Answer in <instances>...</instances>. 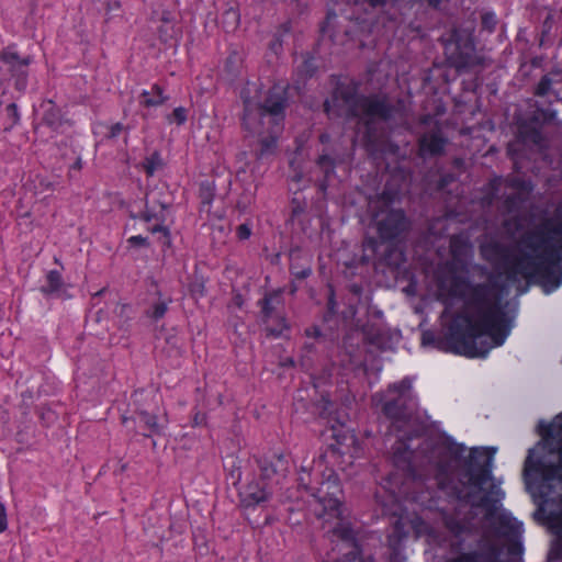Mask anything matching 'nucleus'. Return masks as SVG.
Wrapping results in <instances>:
<instances>
[{"label": "nucleus", "instance_id": "1", "mask_svg": "<svg viewBox=\"0 0 562 562\" xmlns=\"http://www.w3.org/2000/svg\"><path fill=\"white\" fill-rule=\"evenodd\" d=\"M438 270L436 280L440 294L462 301V308L451 318L443 337L423 336L424 344L470 359L485 358L492 348L505 344L514 319L502 304L497 285L490 277L486 282H472L468 277Z\"/></svg>", "mask_w": 562, "mask_h": 562}, {"label": "nucleus", "instance_id": "2", "mask_svg": "<svg viewBox=\"0 0 562 562\" xmlns=\"http://www.w3.org/2000/svg\"><path fill=\"white\" fill-rule=\"evenodd\" d=\"M479 252L508 280L520 277L546 293L554 292L562 285V217L527 229L515 248L491 238L480 243Z\"/></svg>", "mask_w": 562, "mask_h": 562}, {"label": "nucleus", "instance_id": "3", "mask_svg": "<svg viewBox=\"0 0 562 562\" xmlns=\"http://www.w3.org/2000/svg\"><path fill=\"white\" fill-rule=\"evenodd\" d=\"M299 492L301 498H306L310 510L325 522L333 520V526L327 530L328 539L334 543L340 557L339 562H364L362 558V544L360 529L352 518L344 515V492L338 475L330 470L323 474L313 485V469L301 465L297 473Z\"/></svg>", "mask_w": 562, "mask_h": 562}, {"label": "nucleus", "instance_id": "4", "mask_svg": "<svg viewBox=\"0 0 562 562\" xmlns=\"http://www.w3.org/2000/svg\"><path fill=\"white\" fill-rule=\"evenodd\" d=\"M289 85L273 83L261 98L262 85L247 81L240 89L243 104L241 126L259 139V156L272 154L283 131L286 110L290 105Z\"/></svg>", "mask_w": 562, "mask_h": 562}, {"label": "nucleus", "instance_id": "5", "mask_svg": "<svg viewBox=\"0 0 562 562\" xmlns=\"http://www.w3.org/2000/svg\"><path fill=\"white\" fill-rule=\"evenodd\" d=\"M372 405L394 428L402 430L416 417L419 409V398L413 387L412 378L404 376L390 383L385 390L374 393Z\"/></svg>", "mask_w": 562, "mask_h": 562}, {"label": "nucleus", "instance_id": "6", "mask_svg": "<svg viewBox=\"0 0 562 562\" xmlns=\"http://www.w3.org/2000/svg\"><path fill=\"white\" fill-rule=\"evenodd\" d=\"M340 98L349 106L351 116L362 115L367 119L364 137L368 140L372 136V122H390L397 117H403L406 113V105L403 99L391 102L385 93L359 94L356 83L341 89Z\"/></svg>", "mask_w": 562, "mask_h": 562}, {"label": "nucleus", "instance_id": "7", "mask_svg": "<svg viewBox=\"0 0 562 562\" xmlns=\"http://www.w3.org/2000/svg\"><path fill=\"white\" fill-rule=\"evenodd\" d=\"M260 479H254L239 491L240 505L244 509H255L267 503L272 496L268 482L280 484L290 472L291 460L288 454L272 453L257 460Z\"/></svg>", "mask_w": 562, "mask_h": 562}, {"label": "nucleus", "instance_id": "8", "mask_svg": "<svg viewBox=\"0 0 562 562\" xmlns=\"http://www.w3.org/2000/svg\"><path fill=\"white\" fill-rule=\"evenodd\" d=\"M465 450L467 448L463 443L456 442L451 437H446L432 446L437 486L450 498L460 503H469L473 494L465 492V483L461 481L457 483L452 479L451 460H461Z\"/></svg>", "mask_w": 562, "mask_h": 562}, {"label": "nucleus", "instance_id": "9", "mask_svg": "<svg viewBox=\"0 0 562 562\" xmlns=\"http://www.w3.org/2000/svg\"><path fill=\"white\" fill-rule=\"evenodd\" d=\"M376 234L374 237H367L362 241L361 263H369L375 258L380 243L396 244L409 231L411 222L402 209H389L374 215Z\"/></svg>", "mask_w": 562, "mask_h": 562}, {"label": "nucleus", "instance_id": "10", "mask_svg": "<svg viewBox=\"0 0 562 562\" xmlns=\"http://www.w3.org/2000/svg\"><path fill=\"white\" fill-rule=\"evenodd\" d=\"M169 207L167 193L162 189L154 188L146 192L144 207L138 212L130 211V217L146 224L148 233L161 234L169 241L170 228L166 224Z\"/></svg>", "mask_w": 562, "mask_h": 562}, {"label": "nucleus", "instance_id": "11", "mask_svg": "<svg viewBox=\"0 0 562 562\" xmlns=\"http://www.w3.org/2000/svg\"><path fill=\"white\" fill-rule=\"evenodd\" d=\"M495 449L490 447L472 448L469 457L463 460L467 484L482 491L483 486L493 479V461Z\"/></svg>", "mask_w": 562, "mask_h": 562}, {"label": "nucleus", "instance_id": "12", "mask_svg": "<svg viewBox=\"0 0 562 562\" xmlns=\"http://www.w3.org/2000/svg\"><path fill=\"white\" fill-rule=\"evenodd\" d=\"M281 303L280 290L266 293L258 302L261 308V321L266 326L267 335L273 338L280 337L283 331L289 328L284 315L278 311V306Z\"/></svg>", "mask_w": 562, "mask_h": 562}, {"label": "nucleus", "instance_id": "13", "mask_svg": "<svg viewBox=\"0 0 562 562\" xmlns=\"http://www.w3.org/2000/svg\"><path fill=\"white\" fill-rule=\"evenodd\" d=\"M451 260L441 267L447 272L467 271V262L471 252V244L462 236L453 235L450 238Z\"/></svg>", "mask_w": 562, "mask_h": 562}, {"label": "nucleus", "instance_id": "14", "mask_svg": "<svg viewBox=\"0 0 562 562\" xmlns=\"http://www.w3.org/2000/svg\"><path fill=\"white\" fill-rule=\"evenodd\" d=\"M447 144L440 130L424 133L417 140L418 155L422 158L442 156Z\"/></svg>", "mask_w": 562, "mask_h": 562}, {"label": "nucleus", "instance_id": "15", "mask_svg": "<svg viewBox=\"0 0 562 562\" xmlns=\"http://www.w3.org/2000/svg\"><path fill=\"white\" fill-rule=\"evenodd\" d=\"M495 530L496 535L505 538H520L522 531V524L513 518L508 513H501L494 519L488 520Z\"/></svg>", "mask_w": 562, "mask_h": 562}, {"label": "nucleus", "instance_id": "16", "mask_svg": "<svg viewBox=\"0 0 562 562\" xmlns=\"http://www.w3.org/2000/svg\"><path fill=\"white\" fill-rule=\"evenodd\" d=\"M158 37L161 43L169 46H177L182 37V29L179 23L170 15L169 12H164L160 18V25L158 26Z\"/></svg>", "mask_w": 562, "mask_h": 562}, {"label": "nucleus", "instance_id": "17", "mask_svg": "<svg viewBox=\"0 0 562 562\" xmlns=\"http://www.w3.org/2000/svg\"><path fill=\"white\" fill-rule=\"evenodd\" d=\"M452 64L458 69H468L479 64L475 55V46L472 41H468L463 46L457 44L456 52L450 57Z\"/></svg>", "mask_w": 562, "mask_h": 562}, {"label": "nucleus", "instance_id": "18", "mask_svg": "<svg viewBox=\"0 0 562 562\" xmlns=\"http://www.w3.org/2000/svg\"><path fill=\"white\" fill-rule=\"evenodd\" d=\"M168 100L169 95L166 94L165 88L157 82L153 83L148 90L143 89L137 97L138 105L144 109L164 105Z\"/></svg>", "mask_w": 562, "mask_h": 562}, {"label": "nucleus", "instance_id": "19", "mask_svg": "<svg viewBox=\"0 0 562 562\" xmlns=\"http://www.w3.org/2000/svg\"><path fill=\"white\" fill-rule=\"evenodd\" d=\"M171 303V296L162 294L160 290H156L153 300L149 301L144 311V315L151 322H159L165 317Z\"/></svg>", "mask_w": 562, "mask_h": 562}, {"label": "nucleus", "instance_id": "20", "mask_svg": "<svg viewBox=\"0 0 562 562\" xmlns=\"http://www.w3.org/2000/svg\"><path fill=\"white\" fill-rule=\"evenodd\" d=\"M133 419L144 437L160 435L164 430V425L158 422V416L147 411H137Z\"/></svg>", "mask_w": 562, "mask_h": 562}, {"label": "nucleus", "instance_id": "21", "mask_svg": "<svg viewBox=\"0 0 562 562\" xmlns=\"http://www.w3.org/2000/svg\"><path fill=\"white\" fill-rule=\"evenodd\" d=\"M316 166L323 173V179L318 181V190L325 194L336 173V159L324 149L316 160Z\"/></svg>", "mask_w": 562, "mask_h": 562}, {"label": "nucleus", "instance_id": "22", "mask_svg": "<svg viewBox=\"0 0 562 562\" xmlns=\"http://www.w3.org/2000/svg\"><path fill=\"white\" fill-rule=\"evenodd\" d=\"M538 115H531L528 121L521 122L518 126V135L522 140L540 145L543 142V134L538 126Z\"/></svg>", "mask_w": 562, "mask_h": 562}, {"label": "nucleus", "instance_id": "23", "mask_svg": "<svg viewBox=\"0 0 562 562\" xmlns=\"http://www.w3.org/2000/svg\"><path fill=\"white\" fill-rule=\"evenodd\" d=\"M442 522L445 528L454 537L461 538L470 531L468 521L461 519L452 514H445L442 516Z\"/></svg>", "mask_w": 562, "mask_h": 562}, {"label": "nucleus", "instance_id": "24", "mask_svg": "<svg viewBox=\"0 0 562 562\" xmlns=\"http://www.w3.org/2000/svg\"><path fill=\"white\" fill-rule=\"evenodd\" d=\"M214 198V183L209 180L202 181L199 186L200 213L210 214Z\"/></svg>", "mask_w": 562, "mask_h": 562}, {"label": "nucleus", "instance_id": "25", "mask_svg": "<svg viewBox=\"0 0 562 562\" xmlns=\"http://www.w3.org/2000/svg\"><path fill=\"white\" fill-rule=\"evenodd\" d=\"M64 288L61 273L58 270H49L46 273L45 284L41 286L40 291L44 295H59Z\"/></svg>", "mask_w": 562, "mask_h": 562}, {"label": "nucleus", "instance_id": "26", "mask_svg": "<svg viewBox=\"0 0 562 562\" xmlns=\"http://www.w3.org/2000/svg\"><path fill=\"white\" fill-rule=\"evenodd\" d=\"M502 549L497 546H492L487 552L482 554L469 553L464 555L467 562H505L502 558Z\"/></svg>", "mask_w": 562, "mask_h": 562}, {"label": "nucleus", "instance_id": "27", "mask_svg": "<svg viewBox=\"0 0 562 562\" xmlns=\"http://www.w3.org/2000/svg\"><path fill=\"white\" fill-rule=\"evenodd\" d=\"M317 70L316 58L312 53L303 55V61L297 67V75L303 79L312 78Z\"/></svg>", "mask_w": 562, "mask_h": 562}, {"label": "nucleus", "instance_id": "28", "mask_svg": "<svg viewBox=\"0 0 562 562\" xmlns=\"http://www.w3.org/2000/svg\"><path fill=\"white\" fill-rule=\"evenodd\" d=\"M164 161L159 151L155 150L149 156L145 157L142 162V168L147 177H153L157 170L162 168Z\"/></svg>", "mask_w": 562, "mask_h": 562}, {"label": "nucleus", "instance_id": "29", "mask_svg": "<svg viewBox=\"0 0 562 562\" xmlns=\"http://www.w3.org/2000/svg\"><path fill=\"white\" fill-rule=\"evenodd\" d=\"M387 547L390 550V562H405L404 540L395 539V537H387Z\"/></svg>", "mask_w": 562, "mask_h": 562}, {"label": "nucleus", "instance_id": "30", "mask_svg": "<svg viewBox=\"0 0 562 562\" xmlns=\"http://www.w3.org/2000/svg\"><path fill=\"white\" fill-rule=\"evenodd\" d=\"M492 494L493 492L483 495L480 499V503L477 504V506L482 507L485 510V518L487 520H492L494 519V517L498 515L497 504L499 503V499L494 498Z\"/></svg>", "mask_w": 562, "mask_h": 562}, {"label": "nucleus", "instance_id": "31", "mask_svg": "<svg viewBox=\"0 0 562 562\" xmlns=\"http://www.w3.org/2000/svg\"><path fill=\"white\" fill-rule=\"evenodd\" d=\"M130 130V126L124 125L121 122L112 123L106 126V133L104 134V137L106 139H116L124 135V144L127 145Z\"/></svg>", "mask_w": 562, "mask_h": 562}, {"label": "nucleus", "instance_id": "32", "mask_svg": "<svg viewBox=\"0 0 562 562\" xmlns=\"http://www.w3.org/2000/svg\"><path fill=\"white\" fill-rule=\"evenodd\" d=\"M241 58L237 52L231 53L225 59L224 70L227 75L236 78L240 72Z\"/></svg>", "mask_w": 562, "mask_h": 562}, {"label": "nucleus", "instance_id": "33", "mask_svg": "<svg viewBox=\"0 0 562 562\" xmlns=\"http://www.w3.org/2000/svg\"><path fill=\"white\" fill-rule=\"evenodd\" d=\"M166 121L170 125H183L188 121V109L184 106L175 108L171 113L166 115Z\"/></svg>", "mask_w": 562, "mask_h": 562}, {"label": "nucleus", "instance_id": "34", "mask_svg": "<svg viewBox=\"0 0 562 562\" xmlns=\"http://www.w3.org/2000/svg\"><path fill=\"white\" fill-rule=\"evenodd\" d=\"M497 25V16L494 11H486L481 15V29L488 33H493Z\"/></svg>", "mask_w": 562, "mask_h": 562}, {"label": "nucleus", "instance_id": "35", "mask_svg": "<svg viewBox=\"0 0 562 562\" xmlns=\"http://www.w3.org/2000/svg\"><path fill=\"white\" fill-rule=\"evenodd\" d=\"M562 434V413L558 414L552 423L542 427V435L553 437Z\"/></svg>", "mask_w": 562, "mask_h": 562}, {"label": "nucleus", "instance_id": "36", "mask_svg": "<svg viewBox=\"0 0 562 562\" xmlns=\"http://www.w3.org/2000/svg\"><path fill=\"white\" fill-rule=\"evenodd\" d=\"M49 105L50 108L45 112L43 120L48 126L57 128L60 125V113L53 102H49Z\"/></svg>", "mask_w": 562, "mask_h": 562}, {"label": "nucleus", "instance_id": "37", "mask_svg": "<svg viewBox=\"0 0 562 562\" xmlns=\"http://www.w3.org/2000/svg\"><path fill=\"white\" fill-rule=\"evenodd\" d=\"M551 87H552V79L550 78L549 75H544L541 77V79L537 83V86L533 90V94L536 97H540V98L546 97L550 92Z\"/></svg>", "mask_w": 562, "mask_h": 562}, {"label": "nucleus", "instance_id": "38", "mask_svg": "<svg viewBox=\"0 0 562 562\" xmlns=\"http://www.w3.org/2000/svg\"><path fill=\"white\" fill-rule=\"evenodd\" d=\"M507 554L513 558H521L524 553V546L519 538H512L507 540L506 543Z\"/></svg>", "mask_w": 562, "mask_h": 562}, {"label": "nucleus", "instance_id": "39", "mask_svg": "<svg viewBox=\"0 0 562 562\" xmlns=\"http://www.w3.org/2000/svg\"><path fill=\"white\" fill-rule=\"evenodd\" d=\"M240 15L237 9L228 8L223 13V22L235 30L239 24Z\"/></svg>", "mask_w": 562, "mask_h": 562}, {"label": "nucleus", "instance_id": "40", "mask_svg": "<svg viewBox=\"0 0 562 562\" xmlns=\"http://www.w3.org/2000/svg\"><path fill=\"white\" fill-rule=\"evenodd\" d=\"M189 291L194 297H203L205 295V282L201 280H194L189 285Z\"/></svg>", "mask_w": 562, "mask_h": 562}, {"label": "nucleus", "instance_id": "41", "mask_svg": "<svg viewBox=\"0 0 562 562\" xmlns=\"http://www.w3.org/2000/svg\"><path fill=\"white\" fill-rule=\"evenodd\" d=\"M533 115H538L539 122L542 121L543 123H550L555 119L557 112L550 109L537 108Z\"/></svg>", "mask_w": 562, "mask_h": 562}, {"label": "nucleus", "instance_id": "42", "mask_svg": "<svg viewBox=\"0 0 562 562\" xmlns=\"http://www.w3.org/2000/svg\"><path fill=\"white\" fill-rule=\"evenodd\" d=\"M408 536L405 525L398 519L394 522L392 532L387 537H395V539L405 540Z\"/></svg>", "mask_w": 562, "mask_h": 562}, {"label": "nucleus", "instance_id": "43", "mask_svg": "<svg viewBox=\"0 0 562 562\" xmlns=\"http://www.w3.org/2000/svg\"><path fill=\"white\" fill-rule=\"evenodd\" d=\"M456 181V176L452 172L442 173L436 184L438 191H443L447 187Z\"/></svg>", "mask_w": 562, "mask_h": 562}, {"label": "nucleus", "instance_id": "44", "mask_svg": "<svg viewBox=\"0 0 562 562\" xmlns=\"http://www.w3.org/2000/svg\"><path fill=\"white\" fill-rule=\"evenodd\" d=\"M127 245L132 248L149 247V239L142 235H134L127 238Z\"/></svg>", "mask_w": 562, "mask_h": 562}, {"label": "nucleus", "instance_id": "45", "mask_svg": "<svg viewBox=\"0 0 562 562\" xmlns=\"http://www.w3.org/2000/svg\"><path fill=\"white\" fill-rule=\"evenodd\" d=\"M236 236L239 240H247L251 236V226L248 223H243L236 228Z\"/></svg>", "mask_w": 562, "mask_h": 562}, {"label": "nucleus", "instance_id": "46", "mask_svg": "<svg viewBox=\"0 0 562 562\" xmlns=\"http://www.w3.org/2000/svg\"><path fill=\"white\" fill-rule=\"evenodd\" d=\"M8 528V516L4 504L0 501V533L4 532Z\"/></svg>", "mask_w": 562, "mask_h": 562}, {"label": "nucleus", "instance_id": "47", "mask_svg": "<svg viewBox=\"0 0 562 562\" xmlns=\"http://www.w3.org/2000/svg\"><path fill=\"white\" fill-rule=\"evenodd\" d=\"M291 273L299 280H304L308 278L312 273V269L310 267L303 268L300 270H294V268H291Z\"/></svg>", "mask_w": 562, "mask_h": 562}, {"label": "nucleus", "instance_id": "48", "mask_svg": "<svg viewBox=\"0 0 562 562\" xmlns=\"http://www.w3.org/2000/svg\"><path fill=\"white\" fill-rule=\"evenodd\" d=\"M292 31V24L290 21L282 23L276 31V34L283 38L285 35L290 34Z\"/></svg>", "mask_w": 562, "mask_h": 562}, {"label": "nucleus", "instance_id": "49", "mask_svg": "<svg viewBox=\"0 0 562 562\" xmlns=\"http://www.w3.org/2000/svg\"><path fill=\"white\" fill-rule=\"evenodd\" d=\"M228 476L232 480L233 484L238 483L240 481V479H241L240 469H239V467H236V461L235 460L233 461V469L231 470Z\"/></svg>", "mask_w": 562, "mask_h": 562}, {"label": "nucleus", "instance_id": "50", "mask_svg": "<svg viewBox=\"0 0 562 562\" xmlns=\"http://www.w3.org/2000/svg\"><path fill=\"white\" fill-rule=\"evenodd\" d=\"M206 422V415L202 412H195L193 417H192V426L193 427H199V426H202L204 425Z\"/></svg>", "mask_w": 562, "mask_h": 562}, {"label": "nucleus", "instance_id": "51", "mask_svg": "<svg viewBox=\"0 0 562 562\" xmlns=\"http://www.w3.org/2000/svg\"><path fill=\"white\" fill-rule=\"evenodd\" d=\"M282 42H283V38H281L279 35H277V34L274 33L273 40L271 41V43H270V45H269V48H270L273 53L278 54V53H279V50H281V48H282Z\"/></svg>", "mask_w": 562, "mask_h": 562}, {"label": "nucleus", "instance_id": "52", "mask_svg": "<svg viewBox=\"0 0 562 562\" xmlns=\"http://www.w3.org/2000/svg\"><path fill=\"white\" fill-rule=\"evenodd\" d=\"M335 308H336L335 293H334V290L330 289V294H329V297H328V301H327L328 313L334 314L335 313Z\"/></svg>", "mask_w": 562, "mask_h": 562}, {"label": "nucleus", "instance_id": "53", "mask_svg": "<svg viewBox=\"0 0 562 562\" xmlns=\"http://www.w3.org/2000/svg\"><path fill=\"white\" fill-rule=\"evenodd\" d=\"M307 337L318 338L321 334V329L317 326L310 327L305 330Z\"/></svg>", "mask_w": 562, "mask_h": 562}, {"label": "nucleus", "instance_id": "54", "mask_svg": "<svg viewBox=\"0 0 562 562\" xmlns=\"http://www.w3.org/2000/svg\"><path fill=\"white\" fill-rule=\"evenodd\" d=\"M330 139H331V137L327 132H323L319 134L318 140L321 144L327 145L330 143Z\"/></svg>", "mask_w": 562, "mask_h": 562}, {"label": "nucleus", "instance_id": "55", "mask_svg": "<svg viewBox=\"0 0 562 562\" xmlns=\"http://www.w3.org/2000/svg\"><path fill=\"white\" fill-rule=\"evenodd\" d=\"M381 198L387 203L393 202V194L387 189L382 192Z\"/></svg>", "mask_w": 562, "mask_h": 562}, {"label": "nucleus", "instance_id": "56", "mask_svg": "<svg viewBox=\"0 0 562 562\" xmlns=\"http://www.w3.org/2000/svg\"><path fill=\"white\" fill-rule=\"evenodd\" d=\"M517 196L516 195H509L505 200V205L510 209L516 203Z\"/></svg>", "mask_w": 562, "mask_h": 562}, {"label": "nucleus", "instance_id": "57", "mask_svg": "<svg viewBox=\"0 0 562 562\" xmlns=\"http://www.w3.org/2000/svg\"><path fill=\"white\" fill-rule=\"evenodd\" d=\"M82 168V160L80 157L76 159V161L71 165V170H80Z\"/></svg>", "mask_w": 562, "mask_h": 562}, {"label": "nucleus", "instance_id": "58", "mask_svg": "<svg viewBox=\"0 0 562 562\" xmlns=\"http://www.w3.org/2000/svg\"><path fill=\"white\" fill-rule=\"evenodd\" d=\"M402 454H403V456H407V457L409 458V457H411V454H412V452H411V451H408V449H407V448H404L403 452H401L400 450H396V451L394 452V456H395L396 458H401V457H402Z\"/></svg>", "mask_w": 562, "mask_h": 562}, {"label": "nucleus", "instance_id": "59", "mask_svg": "<svg viewBox=\"0 0 562 562\" xmlns=\"http://www.w3.org/2000/svg\"><path fill=\"white\" fill-rule=\"evenodd\" d=\"M427 3L434 8H437L443 0H426Z\"/></svg>", "mask_w": 562, "mask_h": 562}, {"label": "nucleus", "instance_id": "60", "mask_svg": "<svg viewBox=\"0 0 562 562\" xmlns=\"http://www.w3.org/2000/svg\"><path fill=\"white\" fill-rule=\"evenodd\" d=\"M331 16H336V14L333 11H329L327 13V20H329Z\"/></svg>", "mask_w": 562, "mask_h": 562}, {"label": "nucleus", "instance_id": "61", "mask_svg": "<svg viewBox=\"0 0 562 562\" xmlns=\"http://www.w3.org/2000/svg\"><path fill=\"white\" fill-rule=\"evenodd\" d=\"M324 106H325V111L328 112L329 111V103H328V101H326L324 103Z\"/></svg>", "mask_w": 562, "mask_h": 562}, {"label": "nucleus", "instance_id": "62", "mask_svg": "<svg viewBox=\"0 0 562 562\" xmlns=\"http://www.w3.org/2000/svg\"><path fill=\"white\" fill-rule=\"evenodd\" d=\"M11 59L16 60L18 59V54H11Z\"/></svg>", "mask_w": 562, "mask_h": 562}, {"label": "nucleus", "instance_id": "63", "mask_svg": "<svg viewBox=\"0 0 562 562\" xmlns=\"http://www.w3.org/2000/svg\"><path fill=\"white\" fill-rule=\"evenodd\" d=\"M9 108H11V109H13V110H15V109H16L15 104H13V103H12V104H10V105H9Z\"/></svg>", "mask_w": 562, "mask_h": 562}, {"label": "nucleus", "instance_id": "64", "mask_svg": "<svg viewBox=\"0 0 562 562\" xmlns=\"http://www.w3.org/2000/svg\"><path fill=\"white\" fill-rule=\"evenodd\" d=\"M321 31H322V33H325V32H326V30H325V26H324V25H322Z\"/></svg>", "mask_w": 562, "mask_h": 562}]
</instances>
